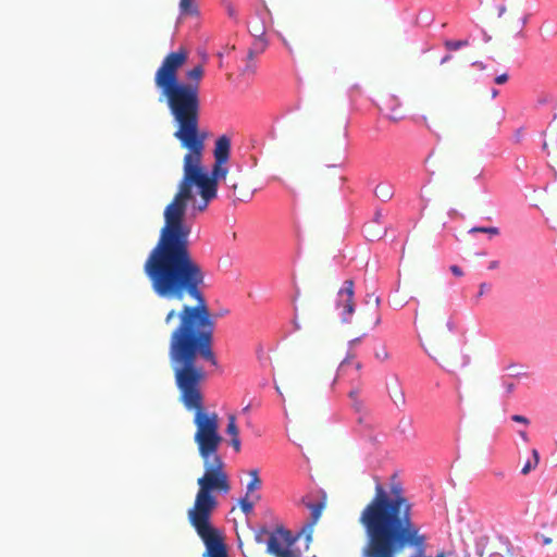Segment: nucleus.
Returning <instances> with one entry per match:
<instances>
[{
	"mask_svg": "<svg viewBox=\"0 0 557 557\" xmlns=\"http://www.w3.org/2000/svg\"><path fill=\"white\" fill-rule=\"evenodd\" d=\"M173 136L186 150L183 176L172 201L163 212L164 223L158 240L149 251L144 273L157 297L182 302L186 297L195 306L170 309L163 324L171 330L169 362L171 369H203L199 360L218 364L213 351L215 322L202 293L205 271L190 250L191 226L185 221L187 203L203 212L218 196L219 182L224 181L232 196L239 201L251 199L253 189L246 173L238 169L228 176L231 139L222 135L214 144V163L208 173L202 164L206 135L199 129V117L186 116L177 123Z\"/></svg>",
	"mask_w": 557,
	"mask_h": 557,
	"instance_id": "f257e3e1",
	"label": "nucleus"
},
{
	"mask_svg": "<svg viewBox=\"0 0 557 557\" xmlns=\"http://www.w3.org/2000/svg\"><path fill=\"white\" fill-rule=\"evenodd\" d=\"M188 53L184 48L168 53L154 73V85L166 100L175 124L186 116L199 117V85L205 75L203 65L198 64L186 72L188 83L178 81V71L186 63Z\"/></svg>",
	"mask_w": 557,
	"mask_h": 557,
	"instance_id": "f03ea898",
	"label": "nucleus"
},
{
	"mask_svg": "<svg viewBox=\"0 0 557 557\" xmlns=\"http://www.w3.org/2000/svg\"><path fill=\"white\" fill-rule=\"evenodd\" d=\"M425 351L444 369L455 371L469 364L470 359L456 347L441 343L434 338L426 342Z\"/></svg>",
	"mask_w": 557,
	"mask_h": 557,
	"instance_id": "7ed1b4c3",
	"label": "nucleus"
},
{
	"mask_svg": "<svg viewBox=\"0 0 557 557\" xmlns=\"http://www.w3.org/2000/svg\"><path fill=\"white\" fill-rule=\"evenodd\" d=\"M290 534L284 530H276L270 534L268 553L275 557H300V553L292 548Z\"/></svg>",
	"mask_w": 557,
	"mask_h": 557,
	"instance_id": "20e7f679",
	"label": "nucleus"
},
{
	"mask_svg": "<svg viewBox=\"0 0 557 557\" xmlns=\"http://www.w3.org/2000/svg\"><path fill=\"white\" fill-rule=\"evenodd\" d=\"M355 355L348 354L347 357L341 362L336 375L332 380V385L338 379L348 377L351 383L358 382L361 377L362 364L359 361H354Z\"/></svg>",
	"mask_w": 557,
	"mask_h": 557,
	"instance_id": "39448f33",
	"label": "nucleus"
},
{
	"mask_svg": "<svg viewBox=\"0 0 557 557\" xmlns=\"http://www.w3.org/2000/svg\"><path fill=\"white\" fill-rule=\"evenodd\" d=\"M337 305L343 307L342 320L348 322L355 311L354 282L351 280H346L344 286L339 289Z\"/></svg>",
	"mask_w": 557,
	"mask_h": 557,
	"instance_id": "423d86ee",
	"label": "nucleus"
},
{
	"mask_svg": "<svg viewBox=\"0 0 557 557\" xmlns=\"http://www.w3.org/2000/svg\"><path fill=\"white\" fill-rule=\"evenodd\" d=\"M374 194L380 200L387 202L394 196V187L387 182H382L376 185Z\"/></svg>",
	"mask_w": 557,
	"mask_h": 557,
	"instance_id": "0eeeda50",
	"label": "nucleus"
},
{
	"mask_svg": "<svg viewBox=\"0 0 557 557\" xmlns=\"http://www.w3.org/2000/svg\"><path fill=\"white\" fill-rule=\"evenodd\" d=\"M308 507L310 509V521L308 522L307 528L312 530V528L319 521V519L322 515V511L324 509V504L319 502V503L310 504Z\"/></svg>",
	"mask_w": 557,
	"mask_h": 557,
	"instance_id": "6e6552de",
	"label": "nucleus"
},
{
	"mask_svg": "<svg viewBox=\"0 0 557 557\" xmlns=\"http://www.w3.org/2000/svg\"><path fill=\"white\" fill-rule=\"evenodd\" d=\"M418 323L421 325V327H429L431 325V310L429 308L416 310L414 324Z\"/></svg>",
	"mask_w": 557,
	"mask_h": 557,
	"instance_id": "1a4fd4ad",
	"label": "nucleus"
},
{
	"mask_svg": "<svg viewBox=\"0 0 557 557\" xmlns=\"http://www.w3.org/2000/svg\"><path fill=\"white\" fill-rule=\"evenodd\" d=\"M180 12L182 15H190V16L197 15L198 8L196 4V0H181L180 1Z\"/></svg>",
	"mask_w": 557,
	"mask_h": 557,
	"instance_id": "9d476101",
	"label": "nucleus"
},
{
	"mask_svg": "<svg viewBox=\"0 0 557 557\" xmlns=\"http://www.w3.org/2000/svg\"><path fill=\"white\" fill-rule=\"evenodd\" d=\"M250 481L247 484V496L252 492L259 490L261 487V479L259 478V471L257 469H252L249 471Z\"/></svg>",
	"mask_w": 557,
	"mask_h": 557,
	"instance_id": "9b49d317",
	"label": "nucleus"
},
{
	"mask_svg": "<svg viewBox=\"0 0 557 557\" xmlns=\"http://www.w3.org/2000/svg\"><path fill=\"white\" fill-rule=\"evenodd\" d=\"M225 433L231 436V438L239 437V429L236 424V417L234 414L227 416V425Z\"/></svg>",
	"mask_w": 557,
	"mask_h": 557,
	"instance_id": "f8f14e48",
	"label": "nucleus"
},
{
	"mask_svg": "<svg viewBox=\"0 0 557 557\" xmlns=\"http://www.w3.org/2000/svg\"><path fill=\"white\" fill-rule=\"evenodd\" d=\"M391 397L396 405H403L405 403V395L398 384L393 386Z\"/></svg>",
	"mask_w": 557,
	"mask_h": 557,
	"instance_id": "ddd939ff",
	"label": "nucleus"
},
{
	"mask_svg": "<svg viewBox=\"0 0 557 557\" xmlns=\"http://www.w3.org/2000/svg\"><path fill=\"white\" fill-rule=\"evenodd\" d=\"M239 507L242 509V511L248 516L252 512L253 510V502L252 500H249V496H247V494L245 495V497L240 498L239 500Z\"/></svg>",
	"mask_w": 557,
	"mask_h": 557,
	"instance_id": "4468645a",
	"label": "nucleus"
},
{
	"mask_svg": "<svg viewBox=\"0 0 557 557\" xmlns=\"http://www.w3.org/2000/svg\"><path fill=\"white\" fill-rule=\"evenodd\" d=\"M470 233H485V234H488V235H498L499 234V230L495 226H488V227H485V226H474L470 230Z\"/></svg>",
	"mask_w": 557,
	"mask_h": 557,
	"instance_id": "2eb2a0df",
	"label": "nucleus"
},
{
	"mask_svg": "<svg viewBox=\"0 0 557 557\" xmlns=\"http://www.w3.org/2000/svg\"><path fill=\"white\" fill-rule=\"evenodd\" d=\"M466 46H468V40H446L445 41V47L450 51H456Z\"/></svg>",
	"mask_w": 557,
	"mask_h": 557,
	"instance_id": "dca6fc26",
	"label": "nucleus"
},
{
	"mask_svg": "<svg viewBox=\"0 0 557 557\" xmlns=\"http://www.w3.org/2000/svg\"><path fill=\"white\" fill-rule=\"evenodd\" d=\"M379 305H380V298L375 297V299H374V314H373V318L370 321V324H371L372 327L377 326L380 324V322H381V317H380V313H379Z\"/></svg>",
	"mask_w": 557,
	"mask_h": 557,
	"instance_id": "f3484780",
	"label": "nucleus"
},
{
	"mask_svg": "<svg viewBox=\"0 0 557 557\" xmlns=\"http://www.w3.org/2000/svg\"><path fill=\"white\" fill-rule=\"evenodd\" d=\"M349 397L352 400V406L355 407L356 411H360L361 407H362V404L358 399V389L357 388L351 389L349 392Z\"/></svg>",
	"mask_w": 557,
	"mask_h": 557,
	"instance_id": "a211bd4d",
	"label": "nucleus"
},
{
	"mask_svg": "<svg viewBox=\"0 0 557 557\" xmlns=\"http://www.w3.org/2000/svg\"><path fill=\"white\" fill-rule=\"evenodd\" d=\"M231 446L233 447V449L236 451V453H239L240 451V448H242V443H240V438L239 437H234V438H231Z\"/></svg>",
	"mask_w": 557,
	"mask_h": 557,
	"instance_id": "6ab92c4d",
	"label": "nucleus"
},
{
	"mask_svg": "<svg viewBox=\"0 0 557 557\" xmlns=\"http://www.w3.org/2000/svg\"><path fill=\"white\" fill-rule=\"evenodd\" d=\"M511 419L515 421V422H519V423H523L525 425H528L530 423L529 419L525 418L524 416H520V414H513L511 417Z\"/></svg>",
	"mask_w": 557,
	"mask_h": 557,
	"instance_id": "aec40b11",
	"label": "nucleus"
},
{
	"mask_svg": "<svg viewBox=\"0 0 557 557\" xmlns=\"http://www.w3.org/2000/svg\"><path fill=\"white\" fill-rule=\"evenodd\" d=\"M251 34L255 37H262L264 35V27L263 26H255L251 30Z\"/></svg>",
	"mask_w": 557,
	"mask_h": 557,
	"instance_id": "412c9836",
	"label": "nucleus"
},
{
	"mask_svg": "<svg viewBox=\"0 0 557 557\" xmlns=\"http://www.w3.org/2000/svg\"><path fill=\"white\" fill-rule=\"evenodd\" d=\"M504 387H505L506 392L508 394H510V393L513 392L516 385H515V383L512 381H505L504 382Z\"/></svg>",
	"mask_w": 557,
	"mask_h": 557,
	"instance_id": "4be33fe9",
	"label": "nucleus"
},
{
	"mask_svg": "<svg viewBox=\"0 0 557 557\" xmlns=\"http://www.w3.org/2000/svg\"><path fill=\"white\" fill-rule=\"evenodd\" d=\"M535 468H536V467H533V462L528 461V462L523 466V468H522V470H521V473L525 475V474H528L531 470H533V469H535Z\"/></svg>",
	"mask_w": 557,
	"mask_h": 557,
	"instance_id": "5701e85b",
	"label": "nucleus"
},
{
	"mask_svg": "<svg viewBox=\"0 0 557 557\" xmlns=\"http://www.w3.org/2000/svg\"><path fill=\"white\" fill-rule=\"evenodd\" d=\"M508 81V74L504 73L495 77V83L500 85L505 84Z\"/></svg>",
	"mask_w": 557,
	"mask_h": 557,
	"instance_id": "b1692460",
	"label": "nucleus"
},
{
	"mask_svg": "<svg viewBox=\"0 0 557 557\" xmlns=\"http://www.w3.org/2000/svg\"><path fill=\"white\" fill-rule=\"evenodd\" d=\"M450 271H451V273H453L454 275H456V276H458V277H460V276H462V275H463L462 270H461L458 265H451V267H450Z\"/></svg>",
	"mask_w": 557,
	"mask_h": 557,
	"instance_id": "393cba45",
	"label": "nucleus"
},
{
	"mask_svg": "<svg viewBox=\"0 0 557 557\" xmlns=\"http://www.w3.org/2000/svg\"><path fill=\"white\" fill-rule=\"evenodd\" d=\"M532 457H533V467H537L539 462H540V454L537 451V449H532Z\"/></svg>",
	"mask_w": 557,
	"mask_h": 557,
	"instance_id": "a878e982",
	"label": "nucleus"
},
{
	"mask_svg": "<svg viewBox=\"0 0 557 557\" xmlns=\"http://www.w3.org/2000/svg\"><path fill=\"white\" fill-rule=\"evenodd\" d=\"M479 288H480V290H479L478 297H481L485 293V290L488 288V285L486 283H481Z\"/></svg>",
	"mask_w": 557,
	"mask_h": 557,
	"instance_id": "bb28decb",
	"label": "nucleus"
},
{
	"mask_svg": "<svg viewBox=\"0 0 557 557\" xmlns=\"http://www.w3.org/2000/svg\"><path fill=\"white\" fill-rule=\"evenodd\" d=\"M499 267V261L497 260H493L488 263V270H494V269H497Z\"/></svg>",
	"mask_w": 557,
	"mask_h": 557,
	"instance_id": "cd10ccee",
	"label": "nucleus"
},
{
	"mask_svg": "<svg viewBox=\"0 0 557 557\" xmlns=\"http://www.w3.org/2000/svg\"><path fill=\"white\" fill-rule=\"evenodd\" d=\"M375 356H376V358H380V359H383V360L387 359V357H388V355H387V352L385 350H383L382 354L376 352Z\"/></svg>",
	"mask_w": 557,
	"mask_h": 557,
	"instance_id": "c85d7f7f",
	"label": "nucleus"
},
{
	"mask_svg": "<svg viewBox=\"0 0 557 557\" xmlns=\"http://www.w3.org/2000/svg\"><path fill=\"white\" fill-rule=\"evenodd\" d=\"M519 435L524 442H529V436L525 431H520Z\"/></svg>",
	"mask_w": 557,
	"mask_h": 557,
	"instance_id": "c756f323",
	"label": "nucleus"
},
{
	"mask_svg": "<svg viewBox=\"0 0 557 557\" xmlns=\"http://www.w3.org/2000/svg\"><path fill=\"white\" fill-rule=\"evenodd\" d=\"M360 337H357V338H354L349 342V347L351 348L352 346H355L356 344L360 343Z\"/></svg>",
	"mask_w": 557,
	"mask_h": 557,
	"instance_id": "7c9ffc66",
	"label": "nucleus"
},
{
	"mask_svg": "<svg viewBox=\"0 0 557 557\" xmlns=\"http://www.w3.org/2000/svg\"><path fill=\"white\" fill-rule=\"evenodd\" d=\"M506 12V7L502 5L498 9V16L500 17Z\"/></svg>",
	"mask_w": 557,
	"mask_h": 557,
	"instance_id": "2f4dec72",
	"label": "nucleus"
},
{
	"mask_svg": "<svg viewBox=\"0 0 557 557\" xmlns=\"http://www.w3.org/2000/svg\"><path fill=\"white\" fill-rule=\"evenodd\" d=\"M451 59V55L450 54H447L445 55L442 60H441V63L444 64L446 63L447 61H449Z\"/></svg>",
	"mask_w": 557,
	"mask_h": 557,
	"instance_id": "473e14b6",
	"label": "nucleus"
},
{
	"mask_svg": "<svg viewBox=\"0 0 557 557\" xmlns=\"http://www.w3.org/2000/svg\"><path fill=\"white\" fill-rule=\"evenodd\" d=\"M389 119H391L392 121H394V122H398V121H400V120H401V116H399V115H391V116H389Z\"/></svg>",
	"mask_w": 557,
	"mask_h": 557,
	"instance_id": "72a5a7b5",
	"label": "nucleus"
},
{
	"mask_svg": "<svg viewBox=\"0 0 557 557\" xmlns=\"http://www.w3.org/2000/svg\"><path fill=\"white\" fill-rule=\"evenodd\" d=\"M550 543H552V539H550V537H544V539H543V544H544V545H548V544H550Z\"/></svg>",
	"mask_w": 557,
	"mask_h": 557,
	"instance_id": "f704fd0d",
	"label": "nucleus"
},
{
	"mask_svg": "<svg viewBox=\"0 0 557 557\" xmlns=\"http://www.w3.org/2000/svg\"><path fill=\"white\" fill-rule=\"evenodd\" d=\"M498 96V90L497 89H492V97L495 98Z\"/></svg>",
	"mask_w": 557,
	"mask_h": 557,
	"instance_id": "c9c22d12",
	"label": "nucleus"
},
{
	"mask_svg": "<svg viewBox=\"0 0 557 557\" xmlns=\"http://www.w3.org/2000/svg\"><path fill=\"white\" fill-rule=\"evenodd\" d=\"M247 71L253 73V69H251V65H247L246 66L245 72H247Z\"/></svg>",
	"mask_w": 557,
	"mask_h": 557,
	"instance_id": "e433bc0d",
	"label": "nucleus"
},
{
	"mask_svg": "<svg viewBox=\"0 0 557 557\" xmlns=\"http://www.w3.org/2000/svg\"><path fill=\"white\" fill-rule=\"evenodd\" d=\"M248 59H249V60H252V59H253V52H252V51H249V52H248Z\"/></svg>",
	"mask_w": 557,
	"mask_h": 557,
	"instance_id": "4c0bfd02",
	"label": "nucleus"
},
{
	"mask_svg": "<svg viewBox=\"0 0 557 557\" xmlns=\"http://www.w3.org/2000/svg\"><path fill=\"white\" fill-rule=\"evenodd\" d=\"M228 14H230L231 16H233V15H234V10H233V8H230V9H228Z\"/></svg>",
	"mask_w": 557,
	"mask_h": 557,
	"instance_id": "58836bf2",
	"label": "nucleus"
},
{
	"mask_svg": "<svg viewBox=\"0 0 557 557\" xmlns=\"http://www.w3.org/2000/svg\"><path fill=\"white\" fill-rule=\"evenodd\" d=\"M336 181H337L338 183H341V182H343V181H344V177H342V176H337Z\"/></svg>",
	"mask_w": 557,
	"mask_h": 557,
	"instance_id": "ea45409f",
	"label": "nucleus"
},
{
	"mask_svg": "<svg viewBox=\"0 0 557 557\" xmlns=\"http://www.w3.org/2000/svg\"><path fill=\"white\" fill-rule=\"evenodd\" d=\"M381 216H382L381 213H376L375 214V220L379 221Z\"/></svg>",
	"mask_w": 557,
	"mask_h": 557,
	"instance_id": "a19ab883",
	"label": "nucleus"
},
{
	"mask_svg": "<svg viewBox=\"0 0 557 557\" xmlns=\"http://www.w3.org/2000/svg\"><path fill=\"white\" fill-rule=\"evenodd\" d=\"M284 46L290 50V47L288 46V44L285 40H284Z\"/></svg>",
	"mask_w": 557,
	"mask_h": 557,
	"instance_id": "79ce46f5",
	"label": "nucleus"
},
{
	"mask_svg": "<svg viewBox=\"0 0 557 557\" xmlns=\"http://www.w3.org/2000/svg\"><path fill=\"white\" fill-rule=\"evenodd\" d=\"M543 149L546 150L547 149V143H544L543 144Z\"/></svg>",
	"mask_w": 557,
	"mask_h": 557,
	"instance_id": "37998d69",
	"label": "nucleus"
},
{
	"mask_svg": "<svg viewBox=\"0 0 557 557\" xmlns=\"http://www.w3.org/2000/svg\"><path fill=\"white\" fill-rule=\"evenodd\" d=\"M458 400H459V403H461V401H462V396H461L460 394H459V396H458Z\"/></svg>",
	"mask_w": 557,
	"mask_h": 557,
	"instance_id": "c03bdc74",
	"label": "nucleus"
},
{
	"mask_svg": "<svg viewBox=\"0 0 557 557\" xmlns=\"http://www.w3.org/2000/svg\"><path fill=\"white\" fill-rule=\"evenodd\" d=\"M255 498H256L257 500H259V499L261 498V496H260V495H256V496H255Z\"/></svg>",
	"mask_w": 557,
	"mask_h": 557,
	"instance_id": "a18cd8bd",
	"label": "nucleus"
}]
</instances>
